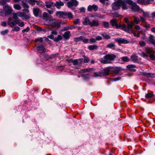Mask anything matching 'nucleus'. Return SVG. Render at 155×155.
I'll return each instance as SVG.
<instances>
[{
	"mask_svg": "<svg viewBox=\"0 0 155 155\" xmlns=\"http://www.w3.org/2000/svg\"><path fill=\"white\" fill-rule=\"evenodd\" d=\"M121 6L124 10H126L130 8L132 11L134 12L142 11L139 6L131 0H124L122 2Z\"/></svg>",
	"mask_w": 155,
	"mask_h": 155,
	"instance_id": "1",
	"label": "nucleus"
},
{
	"mask_svg": "<svg viewBox=\"0 0 155 155\" xmlns=\"http://www.w3.org/2000/svg\"><path fill=\"white\" fill-rule=\"evenodd\" d=\"M13 18L15 20L16 25H18L20 27H23L25 25L24 22L21 21L18 17L21 18L23 20H28L30 18L29 14H25L24 12H18L16 13H13Z\"/></svg>",
	"mask_w": 155,
	"mask_h": 155,
	"instance_id": "2",
	"label": "nucleus"
},
{
	"mask_svg": "<svg viewBox=\"0 0 155 155\" xmlns=\"http://www.w3.org/2000/svg\"><path fill=\"white\" fill-rule=\"evenodd\" d=\"M116 56L113 54H108L105 55L103 58L100 59V61L105 64L110 63L111 61L114 60Z\"/></svg>",
	"mask_w": 155,
	"mask_h": 155,
	"instance_id": "3",
	"label": "nucleus"
},
{
	"mask_svg": "<svg viewBox=\"0 0 155 155\" xmlns=\"http://www.w3.org/2000/svg\"><path fill=\"white\" fill-rule=\"evenodd\" d=\"M82 61L81 59H71L68 61L69 65H71V63H72L74 66H77L75 67V69H78V67H80L82 63Z\"/></svg>",
	"mask_w": 155,
	"mask_h": 155,
	"instance_id": "4",
	"label": "nucleus"
},
{
	"mask_svg": "<svg viewBox=\"0 0 155 155\" xmlns=\"http://www.w3.org/2000/svg\"><path fill=\"white\" fill-rule=\"evenodd\" d=\"M133 25V23L130 22L127 24V26L125 25H122L121 27L123 30L129 33H131L132 32Z\"/></svg>",
	"mask_w": 155,
	"mask_h": 155,
	"instance_id": "5",
	"label": "nucleus"
},
{
	"mask_svg": "<svg viewBox=\"0 0 155 155\" xmlns=\"http://www.w3.org/2000/svg\"><path fill=\"white\" fill-rule=\"evenodd\" d=\"M46 22L48 23V24L53 26H54L55 27L58 28L60 26L61 23H59L56 21L55 20H47Z\"/></svg>",
	"mask_w": 155,
	"mask_h": 155,
	"instance_id": "6",
	"label": "nucleus"
},
{
	"mask_svg": "<svg viewBox=\"0 0 155 155\" xmlns=\"http://www.w3.org/2000/svg\"><path fill=\"white\" fill-rule=\"evenodd\" d=\"M35 48L37 51L39 53H43L46 51L45 48L41 44H37L35 45Z\"/></svg>",
	"mask_w": 155,
	"mask_h": 155,
	"instance_id": "7",
	"label": "nucleus"
},
{
	"mask_svg": "<svg viewBox=\"0 0 155 155\" xmlns=\"http://www.w3.org/2000/svg\"><path fill=\"white\" fill-rule=\"evenodd\" d=\"M66 1H70L67 3V5L68 8L73 9V6H76L78 4V2L76 0H65Z\"/></svg>",
	"mask_w": 155,
	"mask_h": 155,
	"instance_id": "8",
	"label": "nucleus"
},
{
	"mask_svg": "<svg viewBox=\"0 0 155 155\" xmlns=\"http://www.w3.org/2000/svg\"><path fill=\"white\" fill-rule=\"evenodd\" d=\"M124 0H117V2H114L112 4V8L114 10H117L120 8L122 2Z\"/></svg>",
	"mask_w": 155,
	"mask_h": 155,
	"instance_id": "9",
	"label": "nucleus"
},
{
	"mask_svg": "<svg viewBox=\"0 0 155 155\" xmlns=\"http://www.w3.org/2000/svg\"><path fill=\"white\" fill-rule=\"evenodd\" d=\"M145 50L147 53L150 54L149 57L150 59L152 60H155V56L154 55L155 52L148 48H146Z\"/></svg>",
	"mask_w": 155,
	"mask_h": 155,
	"instance_id": "10",
	"label": "nucleus"
},
{
	"mask_svg": "<svg viewBox=\"0 0 155 155\" xmlns=\"http://www.w3.org/2000/svg\"><path fill=\"white\" fill-rule=\"evenodd\" d=\"M3 8L4 10L5 15L10 14L13 11L12 8L9 6L8 4L5 5L4 6Z\"/></svg>",
	"mask_w": 155,
	"mask_h": 155,
	"instance_id": "11",
	"label": "nucleus"
},
{
	"mask_svg": "<svg viewBox=\"0 0 155 155\" xmlns=\"http://www.w3.org/2000/svg\"><path fill=\"white\" fill-rule=\"evenodd\" d=\"M137 2L142 5H146L151 3L153 1V0H137Z\"/></svg>",
	"mask_w": 155,
	"mask_h": 155,
	"instance_id": "12",
	"label": "nucleus"
},
{
	"mask_svg": "<svg viewBox=\"0 0 155 155\" xmlns=\"http://www.w3.org/2000/svg\"><path fill=\"white\" fill-rule=\"evenodd\" d=\"M98 8L97 6L96 5H89L88 6L87 10L89 12H91L93 10L96 11L97 10Z\"/></svg>",
	"mask_w": 155,
	"mask_h": 155,
	"instance_id": "13",
	"label": "nucleus"
},
{
	"mask_svg": "<svg viewBox=\"0 0 155 155\" xmlns=\"http://www.w3.org/2000/svg\"><path fill=\"white\" fill-rule=\"evenodd\" d=\"M110 23L113 26H115L117 28H118L121 27V25L118 24L117 22V20L114 19L110 21Z\"/></svg>",
	"mask_w": 155,
	"mask_h": 155,
	"instance_id": "14",
	"label": "nucleus"
},
{
	"mask_svg": "<svg viewBox=\"0 0 155 155\" xmlns=\"http://www.w3.org/2000/svg\"><path fill=\"white\" fill-rule=\"evenodd\" d=\"M64 5L63 2L61 1L57 2L54 4V5L59 9H60L61 7L63 6Z\"/></svg>",
	"mask_w": 155,
	"mask_h": 155,
	"instance_id": "15",
	"label": "nucleus"
},
{
	"mask_svg": "<svg viewBox=\"0 0 155 155\" xmlns=\"http://www.w3.org/2000/svg\"><path fill=\"white\" fill-rule=\"evenodd\" d=\"M12 18H10L8 19V24L11 27L13 28L15 26L16 23H15V20L14 21H12Z\"/></svg>",
	"mask_w": 155,
	"mask_h": 155,
	"instance_id": "16",
	"label": "nucleus"
},
{
	"mask_svg": "<svg viewBox=\"0 0 155 155\" xmlns=\"http://www.w3.org/2000/svg\"><path fill=\"white\" fill-rule=\"evenodd\" d=\"M116 41L119 43H124L125 44L128 43L127 41L124 38H117L116 39Z\"/></svg>",
	"mask_w": 155,
	"mask_h": 155,
	"instance_id": "17",
	"label": "nucleus"
},
{
	"mask_svg": "<svg viewBox=\"0 0 155 155\" xmlns=\"http://www.w3.org/2000/svg\"><path fill=\"white\" fill-rule=\"evenodd\" d=\"M33 12L34 15L37 17L38 16L39 14L41 12L40 9L38 8H35L33 9Z\"/></svg>",
	"mask_w": 155,
	"mask_h": 155,
	"instance_id": "18",
	"label": "nucleus"
},
{
	"mask_svg": "<svg viewBox=\"0 0 155 155\" xmlns=\"http://www.w3.org/2000/svg\"><path fill=\"white\" fill-rule=\"evenodd\" d=\"M99 25V23L97 21L93 20L92 22H91L90 25L91 27L97 26Z\"/></svg>",
	"mask_w": 155,
	"mask_h": 155,
	"instance_id": "19",
	"label": "nucleus"
},
{
	"mask_svg": "<svg viewBox=\"0 0 155 155\" xmlns=\"http://www.w3.org/2000/svg\"><path fill=\"white\" fill-rule=\"evenodd\" d=\"M110 68H105L101 72L103 75H107L109 74Z\"/></svg>",
	"mask_w": 155,
	"mask_h": 155,
	"instance_id": "20",
	"label": "nucleus"
},
{
	"mask_svg": "<svg viewBox=\"0 0 155 155\" xmlns=\"http://www.w3.org/2000/svg\"><path fill=\"white\" fill-rule=\"evenodd\" d=\"M65 12L58 11L56 13V15H59L60 18H65Z\"/></svg>",
	"mask_w": 155,
	"mask_h": 155,
	"instance_id": "21",
	"label": "nucleus"
},
{
	"mask_svg": "<svg viewBox=\"0 0 155 155\" xmlns=\"http://www.w3.org/2000/svg\"><path fill=\"white\" fill-rule=\"evenodd\" d=\"M135 67H136V66L134 64L129 65L127 66V68L129 70L133 71H135V70L134 68Z\"/></svg>",
	"mask_w": 155,
	"mask_h": 155,
	"instance_id": "22",
	"label": "nucleus"
},
{
	"mask_svg": "<svg viewBox=\"0 0 155 155\" xmlns=\"http://www.w3.org/2000/svg\"><path fill=\"white\" fill-rule=\"evenodd\" d=\"M131 59L132 61L134 62H137L138 61V58L135 55H133L131 57Z\"/></svg>",
	"mask_w": 155,
	"mask_h": 155,
	"instance_id": "23",
	"label": "nucleus"
},
{
	"mask_svg": "<svg viewBox=\"0 0 155 155\" xmlns=\"http://www.w3.org/2000/svg\"><path fill=\"white\" fill-rule=\"evenodd\" d=\"M65 18L67 17L69 19L73 18V15L70 12H65Z\"/></svg>",
	"mask_w": 155,
	"mask_h": 155,
	"instance_id": "24",
	"label": "nucleus"
},
{
	"mask_svg": "<svg viewBox=\"0 0 155 155\" xmlns=\"http://www.w3.org/2000/svg\"><path fill=\"white\" fill-rule=\"evenodd\" d=\"M81 40L84 43H87L88 42L89 40L88 39L86 38L85 37L81 36H80Z\"/></svg>",
	"mask_w": 155,
	"mask_h": 155,
	"instance_id": "25",
	"label": "nucleus"
},
{
	"mask_svg": "<svg viewBox=\"0 0 155 155\" xmlns=\"http://www.w3.org/2000/svg\"><path fill=\"white\" fill-rule=\"evenodd\" d=\"M115 46V45L114 43H109L107 45V47L109 48L114 49V47Z\"/></svg>",
	"mask_w": 155,
	"mask_h": 155,
	"instance_id": "26",
	"label": "nucleus"
},
{
	"mask_svg": "<svg viewBox=\"0 0 155 155\" xmlns=\"http://www.w3.org/2000/svg\"><path fill=\"white\" fill-rule=\"evenodd\" d=\"M90 23L89 19L87 18H86L84 21L83 22V24L84 25H90Z\"/></svg>",
	"mask_w": 155,
	"mask_h": 155,
	"instance_id": "27",
	"label": "nucleus"
},
{
	"mask_svg": "<svg viewBox=\"0 0 155 155\" xmlns=\"http://www.w3.org/2000/svg\"><path fill=\"white\" fill-rule=\"evenodd\" d=\"M75 27L73 25H70L68 26H66L64 28V30H71L73 29Z\"/></svg>",
	"mask_w": 155,
	"mask_h": 155,
	"instance_id": "28",
	"label": "nucleus"
},
{
	"mask_svg": "<svg viewBox=\"0 0 155 155\" xmlns=\"http://www.w3.org/2000/svg\"><path fill=\"white\" fill-rule=\"evenodd\" d=\"M54 5L52 2H47L45 3V6L47 8H50Z\"/></svg>",
	"mask_w": 155,
	"mask_h": 155,
	"instance_id": "29",
	"label": "nucleus"
},
{
	"mask_svg": "<svg viewBox=\"0 0 155 155\" xmlns=\"http://www.w3.org/2000/svg\"><path fill=\"white\" fill-rule=\"evenodd\" d=\"M70 32L69 31H67L65 32L64 33L63 37L66 39H68L70 36Z\"/></svg>",
	"mask_w": 155,
	"mask_h": 155,
	"instance_id": "30",
	"label": "nucleus"
},
{
	"mask_svg": "<svg viewBox=\"0 0 155 155\" xmlns=\"http://www.w3.org/2000/svg\"><path fill=\"white\" fill-rule=\"evenodd\" d=\"M140 22L139 18L136 16H134V22L136 24H138Z\"/></svg>",
	"mask_w": 155,
	"mask_h": 155,
	"instance_id": "31",
	"label": "nucleus"
},
{
	"mask_svg": "<svg viewBox=\"0 0 155 155\" xmlns=\"http://www.w3.org/2000/svg\"><path fill=\"white\" fill-rule=\"evenodd\" d=\"M13 7L15 9L18 10H20L21 9V7L18 4L14 5Z\"/></svg>",
	"mask_w": 155,
	"mask_h": 155,
	"instance_id": "32",
	"label": "nucleus"
},
{
	"mask_svg": "<svg viewBox=\"0 0 155 155\" xmlns=\"http://www.w3.org/2000/svg\"><path fill=\"white\" fill-rule=\"evenodd\" d=\"M97 47L95 45H90L88 48L90 50H92L94 49H96L97 48Z\"/></svg>",
	"mask_w": 155,
	"mask_h": 155,
	"instance_id": "33",
	"label": "nucleus"
},
{
	"mask_svg": "<svg viewBox=\"0 0 155 155\" xmlns=\"http://www.w3.org/2000/svg\"><path fill=\"white\" fill-rule=\"evenodd\" d=\"M101 35L103 37L106 39H108L110 38V36L108 35L105 33H103L101 34Z\"/></svg>",
	"mask_w": 155,
	"mask_h": 155,
	"instance_id": "34",
	"label": "nucleus"
},
{
	"mask_svg": "<svg viewBox=\"0 0 155 155\" xmlns=\"http://www.w3.org/2000/svg\"><path fill=\"white\" fill-rule=\"evenodd\" d=\"M121 59L124 62H128L130 59L127 56L123 57L121 58Z\"/></svg>",
	"mask_w": 155,
	"mask_h": 155,
	"instance_id": "35",
	"label": "nucleus"
},
{
	"mask_svg": "<svg viewBox=\"0 0 155 155\" xmlns=\"http://www.w3.org/2000/svg\"><path fill=\"white\" fill-rule=\"evenodd\" d=\"M150 41L153 45L155 44V40L153 38L152 36L150 37L149 38Z\"/></svg>",
	"mask_w": 155,
	"mask_h": 155,
	"instance_id": "36",
	"label": "nucleus"
},
{
	"mask_svg": "<svg viewBox=\"0 0 155 155\" xmlns=\"http://www.w3.org/2000/svg\"><path fill=\"white\" fill-rule=\"evenodd\" d=\"M94 76L95 77L102 76V73L101 72H94Z\"/></svg>",
	"mask_w": 155,
	"mask_h": 155,
	"instance_id": "37",
	"label": "nucleus"
},
{
	"mask_svg": "<svg viewBox=\"0 0 155 155\" xmlns=\"http://www.w3.org/2000/svg\"><path fill=\"white\" fill-rule=\"evenodd\" d=\"M135 29L136 30L138 31H139L142 32V29H141L139 25H136L135 26Z\"/></svg>",
	"mask_w": 155,
	"mask_h": 155,
	"instance_id": "38",
	"label": "nucleus"
},
{
	"mask_svg": "<svg viewBox=\"0 0 155 155\" xmlns=\"http://www.w3.org/2000/svg\"><path fill=\"white\" fill-rule=\"evenodd\" d=\"M36 42H42L43 41V38H40L36 39L35 40Z\"/></svg>",
	"mask_w": 155,
	"mask_h": 155,
	"instance_id": "39",
	"label": "nucleus"
},
{
	"mask_svg": "<svg viewBox=\"0 0 155 155\" xmlns=\"http://www.w3.org/2000/svg\"><path fill=\"white\" fill-rule=\"evenodd\" d=\"M102 25L105 28H107L109 27V23L107 22H103Z\"/></svg>",
	"mask_w": 155,
	"mask_h": 155,
	"instance_id": "40",
	"label": "nucleus"
},
{
	"mask_svg": "<svg viewBox=\"0 0 155 155\" xmlns=\"http://www.w3.org/2000/svg\"><path fill=\"white\" fill-rule=\"evenodd\" d=\"M90 71V68H87L81 70L80 72V73H85L89 71Z\"/></svg>",
	"mask_w": 155,
	"mask_h": 155,
	"instance_id": "41",
	"label": "nucleus"
},
{
	"mask_svg": "<svg viewBox=\"0 0 155 155\" xmlns=\"http://www.w3.org/2000/svg\"><path fill=\"white\" fill-rule=\"evenodd\" d=\"M8 30L6 29L4 31H2L1 32V33L2 35H4L7 34L8 32Z\"/></svg>",
	"mask_w": 155,
	"mask_h": 155,
	"instance_id": "42",
	"label": "nucleus"
},
{
	"mask_svg": "<svg viewBox=\"0 0 155 155\" xmlns=\"http://www.w3.org/2000/svg\"><path fill=\"white\" fill-rule=\"evenodd\" d=\"M148 77H150L152 78L155 77V74L152 73H148L146 75Z\"/></svg>",
	"mask_w": 155,
	"mask_h": 155,
	"instance_id": "43",
	"label": "nucleus"
},
{
	"mask_svg": "<svg viewBox=\"0 0 155 155\" xmlns=\"http://www.w3.org/2000/svg\"><path fill=\"white\" fill-rule=\"evenodd\" d=\"M48 15L46 12H45L43 13V17L44 19H46L48 17Z\"/></svg>",
	"mask_w": 155,
	"mask_h": 155,
	"instance_id": "44",
	"label": "nucleus"
},
{
	"mask_svg": "<svg viewBox=\"0 0 155 155\" xmlns=\"http://www.w3.org/2000/svg\"><path fill=\"white\" fill-rule=\"evenodd\" d=\"M23 11L24 12H24L25 14H30L29 13V10L28 9V8H25L23 10ZM30 16V15H29Z\"/></svg>",
	"mask_w": 155,
	"mask_h": 155,
	"instance_id": "45",
	"label": "nucleus"
},
{
	"mask_svg": "<svg viewBox=\"0 0 155 155\" xmlns=\"http://www.w3.org/2000/svg\"><path fill=\"white\" fill-rule=\"evenodd\" d=\"M0 15L2 16L5 15L4 10H3L0 9Z\"/></svg>",
	"mask_w": 155,
	"mask_h": 155,
	"instance_id": "46",
	"label": "nucleus"
},
{
	"mask_svg": "<svg viewBox=\"0 0 155 155\" xmlns=\"http://www.w3.org/2000/svg\"><path fill=\"white\" fill-rule=\"evenodd\" d=\"M22 6L24 8H29V6H28L26 3L24 2L23 1H22Z\"/></svg>",
	"mask_w": 155,
	"mask_h": 155,
	"instance_id": "47",
	"label": "nucleus"
},
{
	"mask_svg": "<svg viewBox=\"0 0 155 155\" xmlns=\"http://www.w3.org/2000/svg\"><path fill=\"white\" fill-rule=\"evenodd\" d=\"M11 0H2L0 2V3H1L2 5L5 4V2H9Z\"/></svg>",
	"mask_w": 155,
	"mask_h": 155,
	"instance_id": "48",
	"label": "nucleus"
},
{
	"mask_svg": "<svg viewBox=\"0 0 155 155\" xmlns=\"http://www.w3.org/2000/svg\"><path fill=\"white\" fill-rule=\"evenodd\" d=\"M35 0H28V2L31 5H34L35 4Z\"/></svg>",
	"mask_w": 155,
	"mask_h": 155,
	"instance_id": "49",
	"label": "nucleus"
},
{
	"mask_svg": "<svg viewBox=\"0 0 155 155\" xmlns=\"http://www.w3.org/2000/svg\"><path fill=\"white\" fill-rule=\"evenodd\" d=\"M153 95V94L152 93H148L146 94L145 97L146 98H149L152 97Z\"/></svg>",
	"mask_w": 155,
	"mask_h": 155,
	"instance_id": "50",
	"label": "nucleus"
},
{
	"mask_svg": "<svg viewBox=\"0 0 155 155\" xmlns=\"http://www.w3.org/2000/svg\"><path fill=\"white\" fill-rule=\"evenodd\" d=\"M141 10H142V11L141 12H140V13L143 12V16H144V18H146V17H147L148 16V13L144 12L143 11V10H142V9H141Z\"/></svg>",
	"mask_w": 155,
	"mask_h": 155,
	"instance_id": "51",
	"label": "nucleus"
},
{
	"mask_svg": "<svg viewBox=\"0 0 155 155\" xmlns=\"http://www.w3.org/2000/svg\"><path fill=\"white\" fill-rule=\"evenodd\" d=\"M20 29V28L18 26H16L12 29L13 31H18Z\"/></svg>",
	"mask_w": 155,
	"mask_h": 155,
	"instance_id": "52",
	"label": "nucleus"
},
{
	"mask_svg": "<svg viewBox=\"0 0 155 155\" xmlns=\"http://www.w3.org/2000/svg\"><path fill=\"white\" fill-rule=\"evenodd\" d=\"M29 30V28L28 27L26 28L23 30L22 31V33H25V32H28Z\"/></svg>",
	"mask_w": 155,
	"mask_h": 155,
	"instance_id": "53",
	"label": "nucleus"
},
{
	"mask_svg": "<svg viewBox=\"0 0 155 155\" xmlns=\"http://www.w3.org/2000/svg\"><path fill=\"white\" fill-rule=\"evenodd\" d=\"M141 55L145 58H147L148 57V55L144 52H142L141 54Z\"/></svg>",
	"mask_w": 155,
	"mask_h": 155,
	"instance_id": "54",
	"label": "nucleus"
},
{
	"mask_svg": "<svg viewBox=\"0 0 155 155\" xmlns=\"http://www.w3.org/2000/svg\"><path fill=\"white\" fill-rule=\"evenodd\" d=\"M80 20L79 19H77L74 20V23L75 24H78L79 23Z\"/></svg>",
	"mask_w": 155,
	"mask_h": 155,
	"instance_id": "55",
	"label": "nucleus"
},
{
	"mask_svg": "<svg viewBox=\"0 0 155 155\" xmlns=\"http://www.w3.org/2000/svg\"><path fill=\"white\" fill-rule=\"evenodd\" d=\"M139 44L141 46H143L145 45V43L143 41L140 42Z\"/></svg>",
	"mask_w": 155,
	"mask_h": 155,
	"instance_id": "56",
	"label": "nucleus"
},
{
	"mask_svg": "<svg viewBox=\"0 0 155 155\" xmlns=\"http://www.w3.org/2000/svg\"><path fill=\"white\" fill-rule=\"evenodd\" d=\"M47 11L50 14H52L54 12L53 10L47 9Z\"/></svg>",
	"mask_w": 155,
	"mask_h": 155,
	"instance_id": "57",
	"label": "nucleus"
},
{
	"mask_svg": "<svg viewBox=\"0 0 155 155\" xmlns=\"http://www.w3.org/2000/svg\"><path fill=\"white\" fill-rule=\"evenodd\" d=\"M89 61V58L87 57H85L84 58V62L85 63Z\"/></svg>",
	"mask_w": 155,
	"mask_h": 155,
	"instance_id": "58",
	"label": "nucleus"
},
{
	"mask_svg": "<svg viewBox=\"0 0 155 155\" xmlns=\"http://www.w3.org/2000/svg\"><path fill=\"white\" fill-rule=\"evenodd\" d=\"M150 25L149 24H145L144 25V27H145L146 29H148L150 28Z\"/></svg>",
	"mask_w": 155,
	"mask_h": 155,
	"instance_id": "59",
	"label": "nucleus"
},
{
	"mask_svg": "<svg viewBox=\"0 0 155 155\" xmlns=\"http://www.w3.org/2000/svg\"><path fill=\"white\" fill-rule=\"evenodd\" d=\"M90 41L91 43H94L96 41V39L94 38H91L90 39Z\"/></svg>",
	"mask_w": 155,
	"mask_h": 155,
	"instance_id": "60",
	"label": "nucleus"
},
{
	"mask_svg": "<svg viewBox=\"0 0 155 155\" xmlns=\"http://www.w3.org/2000/svg\"><path fill=\"white\" fill-rule=\"evenodd\" d=\"M102 37L100 36H97L96 38V40H100L102 39Z\"/></svg>",
	"mask_w": 155,
	"mask_h": 155,
	"instance_id": "61",
	"label": "nucleus"
},
{
	"mask_svg": "<svg viewBox=\"0 0 155 155\" xmlns=\"http://www.w3.org/2000/svg\"><path fill=\"white\" fill-rule=\"evenodd\" d=\"M62 39V36L60 35H58V36L57 40L59 41Z\"/></svg>",
	"mask_w": 155,
	"mask_h": 155,
	"instance_id": "62",
	"label": "nucleus"
},
{
	"mask_svg": "<svg viewBox=\"0 0 155 155\" xmlns=\"http://www.w3.org/2000/svg\"><path fill=\"white\" fill-rule=\"evenodd\" d=\"M85 8L84 7L81 8L79 9L81 12H84L85 11Z\"/></svg>",
	"mask_w": 155,
	"mask_h": 155,
	"instance_id": "63",
	"label": "nucleus"
},
{
	"mask_svg": "<svg viewBox=\"0 0 155 155\" xmlns=\"http://www.w3.org/2000/svg\"><path fill=\"white\" fill-rule=\"evenodd\" d=\"M125 22L127 24L130 23V22L129 21L128 19L127 18H125L124 19Z\"/></svg>",
	"mask_w": 155,
	"mask_h": 155,
	"instance_id": "64",
	"label": "nucleus"
}]
</instances>
